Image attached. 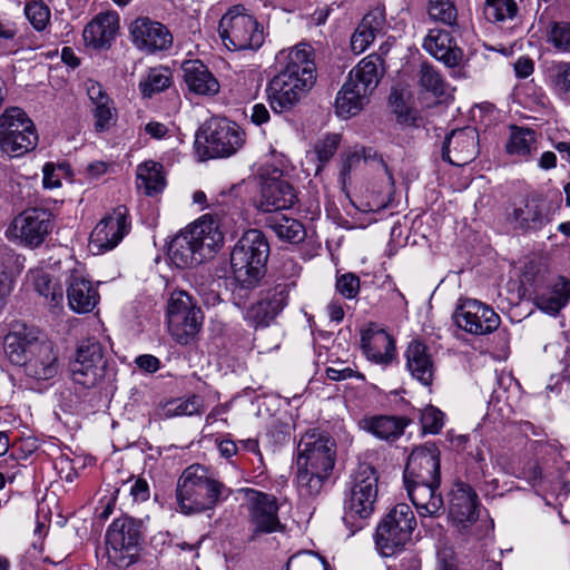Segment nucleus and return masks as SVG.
Listing matches in <instances>:
<instances>
[{"label":"nucleus","instance_id":"15","mask_svg":"<svg viewBox=\"0 0 570 570\" xmlns=\"http://www.w3.org/2000/svg\"><path fill=\"white\" fill-rule=\"evenodd\" d=\"M336 458V443L325 433L311 431L297 444V468L331 473Z\"/></svg>","mask_w":570,"mask_h":570},{"label":"nucleus","instance_id":"11","mask_svg":"<svg viewBox=\"0 0 570 570\" xmlns=\"http://www.w3.org/2000/svg\"><path fill=\"white\" fill-rule=\"evenodd\" d=\"M38 134L23 109H4L0 116V148L10 157H20L36 148Z\"/></svg>","mask_w":570,"mask_h":570},{"label":"nucleus","instance_id":"4","mask_svg":"<svg viewBox=\"0 0 570 570\" xmlns=\"http://www.w3.org/2000/svg\"><path fill=\"white\" fill-rule=\"evenodd\" d=\"M379 495V474L367 464L361 463L350 475L343 498L342 521L348 537L362 530L374 513Z\"/></svg>","mask_w":570,"mask_h":570},{"label":"nucleus","instance_id":"57","mask_svg":"<svg viewBox=\"0 0 570 570\" xmlns=\"http://www.w3.org/2000/svg\"><path fill=\"white\" fill-rule=\"evenodd\" d=\"M371 149H365L364 147L355 146L343 160L342 168H341V176L345 177L348 175L352 170V168L360 163L361 159H368L371 158Z\"/></svg>","mask_w":570,"mask_h":570},{"label":"nucleus","instance_id":"50","mask_svg":"<svg viewBox=\"0 0 570 570\" xmlns=\"http://www.w3.org/2000/svg\"><path fill=\"white\" fill-rule=\"evenodd\" d=\"M341 142V135L327 134L323 139L318 140L314 146V154L316 155L320 165L316 171H320L324 164H326L336 153Z\"/></svg>","mask_w":570,"mask_h":570},{"label":"nucleus","instance_id":"34","mask_svg":"<svg viewBox=\"0 0 570 570\" xmlns=\"http://www.w3.org/2000/svg\"><path fill=\"white\" fill-rule=\"evenodd\" d=\"M385 26V16L380 8L368 11L351 37V48L355 55L364 52L381 33Z\"/></svg>","mask_w":570,"mask_h":570},{"label":"nucleus","instance_id":"39","mask_svg":"<svg viewBox=\"0 0 570 570\" xmlns=\"http://www.w3.org/2000/svg\"><path fill=\"white\" fill-rule=\"evenodd\" d=\"M537 150L535 132L529 128L518 126L510 127V137L505 145V151L519 161H529Z\"/></svg>","mask_w":570,"mask_h":570},{"label":"nucleus","instance_id":"54","mask_svg":"<svg viewBox=\"0 0 570 570\" xmlns=\"http://www.w3.org/2000/svg\"><path fill=\"white\" fill-rule=\"evenodd\" d=\"M336 289L345 298H355L360 292V278L353 273H345L336 278Z\"/></svg>","mask_w":570,"mask_h":570},{"label":"nucleus","instance_id":"61","mask_svg":"<svg viewBox=\"0 0 570 570\" xmlns=\"http://www.w3.org/2000/svg\"><path fill=\"white\" fill-rule=\"evenodd\" d=\"M130 494L135 501H147L149 499V485L145 479H137L130 488Z\"/></svg>","mask_w":570,"mask_h":570},{"label":"nucleus","instance_id":"13","mask_svg":"<svg viewBox=\"0 0 570 570\" xmlns=\"http://www.w3.org/2000/svg\"><path fill=\"white\" fill-rule=\"evenodd\" d=\"M246 495V510L252 528L249 541H255L262 534L282 532L284 524L278 517V501L275 495L255 489L242 490Z\"/></svg>","mask_w":570,"mask_h":570},{"label":"nucleus","instance_id":"7","mask_svg":"<svg viewBox=\"0 0 570 570\" xmlns=\"http://www.w3.org/2000/svg\"><path fill=\"white\" fill-rule=\"evenodd\" d=\"M449 518L466 540H481L490 531L488 520L479 518L478 494L471 485L458 482L450 492Z\"/></svg>","mask_w":570,"mask_h":570},{"label":"nucleus","instance_id":"56","mask_svg":"<svg viewBox=\"0 0 570 570\" xmlns=\"http://www.w3.org/2000/svg\"><path fill=\"white\" fill-rule=\"evenodd\" d=\"M326 375L332 381H345L352 377L364 380L363 374L354 371L342 361H337L333 366L327 367Z\"/></svg>","mask_w":570,"mask_h":570},{"label":"nucleus","instance_id":"42","mask_svg":"<svg viewBox=\"0 0 570 570\" xmlns=\"http://www.w3.org/2000/svg\"><path fill=\"white\" fill-rule=\"evenodd\" d=\"M519 6L515 0H484V18L500 27L517 19Z\"/></svg>","mask_w":570,"mask_h":570},{"label":"nucleus","instance_id":"10","mask_svg":"<svg viewBox=\"0 0 570 570\" xmlns=\"http://www.w3.org/2000/svg\"><path fill=\"white\" fill-rule=\"evenodd\" d=\"M218 33L224 46L234 51L257 50L264 43L262 24L240 6L233 7L222 17Z\"/></svg>","mask_w":570,"mask_h":570},{"label":"nucleus","instance_id":"38","mask_svg":"<svg viewBox=\"0 0 570 570\" xmlns=\"http://www.w3.org/2000/svg\"><path fill=\"white\" fill-rule=\"evenodd\" d=\"M265 225L283 242L298 244L306 237L302 222L281 213L266 217Z\"/></svg>","mask_w":570,"mask_h":570},{"label":"nucleus","instance_id":"43","mask_svg":"<svg viewBox=\"0 0 570 570\" xmlns=\"http://www.w3.org/2000/svg\"><path fill=\"white\" fill-rule=\"evenodd\" d=\"M543 218L540 204L535 200H528L523 206L514 208L510 222L514 227L528 230L541 228Z\"/></svg>","mask_w":570,"mask_h":570},{"label":"nucleus","instance_id":"37","mask_svg":"<svg viewBox=\"0 0 570 570\" xmlns=\"http://www.w3.org/2000/svg\"><path fill=\"white\" fill-rule=\"evenodd\" d=\"M570 299V282L559 277L556 283L541 292H537L535 305L548 313L556 314L563 308Z\"/></svg>","mask_w":570,"mask_h":570},{"label":"nucleus","instance_id":"31","mask_svg":"<svg viewBox=\"0 0 570 570\" xmlns=\"http://www.w3.org/2000/svg\"><path fill=\"white\" fill-rule=\"evenodd\" d=\"M407 495L421 517H438L444 510L440 484L430 482L404 483Z\"/></svg>","mask_w":570,"mask_h":570},{"label":"nucleus","instance_id":"1","mask_svg":"<svg viewBox=\"0 0 570 570\" xmlns=\"http://www.w3.org/2000/svg\"><path fill=\"white\" fill-rule=\"evenodd\" d=\"M240 186L234 185L210 198V212L200 216L186 229L188 236L208 258L224 244L225 233L242 217Z\"/></svg>","mask_w":570,"mask_h":570},{"label":"nucleus","instance_id":"16","mask_svg":"<svg viewBox=\"0 0 570 570\" xmlns=\"http://www.w3.org/2000/svg\"><path fill=\"white\" fill-rule=\"evenodd\" d=\"M106 365L101 343L95 338L81 341L70 365L72 381L83 387H92L105 377Z\"/></svg>","mask_w":570,"mask_h":570},{"label":"nucleus","instance_id":"6","mask_svg":"<svg viewBox=\"0 0 570 570\" xmlns=\"http://www.w3.org/2000/svg\"><path fill=\"white\" fill-rule=\"evenodd\" d=\"M246 134L233 120L212 117L197 130L195 146L202 158H228L243 148Z\"/></svg>","mask_w":570,"mask_h":570},{"label":"nucleus","instance_id":"59","mask_svg":"<svg viewBox=\"0 0 570 570\" xmlns=\"http://www.w3.org/2000/svg\"><path fill=\"white\" fill-rule=\"evenodd\" d=\"M412 98V92L407 85L396 83L392 86L389 101L392 107H406Z\"/></svg>","mask_w":570,"mask_h":570},{"label":"nucleus","instance_id":"48","mask_svg":"<svg viewBox=\"0 0 570 570\" xmlns=\"http://www.w3.org/2000/svg\"><path fill=\"white\" fill-rule=\"evenodd\" d=\"M203 409V399L199 395H191L186 399H176L167 403L166 416H190L199 414Z\"/></svg>","mask_w":570,"mask_h":570},{"label":"nucleus","instance_id":"47","mask_svg":"<svg viewBox=\"0 0 570 570\" xmlns=\"http://www.w3.org/2000/svg\"><path fill=\"white\" fill-rule=\"evenodd\" d=\"M546 79L554 90L570 92V62L552 61L546 67Z\"/></svg>","mask_w":570,"mask_h":570},{"label":"nucleus","instance_id":"51","mask_svg":"<svg viewBox=\"0 0 570 570\" xmlns=\"http://www.w3.org/2000/svg\"><path fill=\"white\" fill-rule=\"evenodd\" d=\"M443 413L434 407H425L420 415L422 429L425 433L438 434L443 428Z\"/></svg>","mask_w":570,"mask_h":570},{"label":"nucleus","instance_id":"14","mask_svg":"<svg viewBox=\"0 0 570 570\" xmlns=\"http://www.w3.org/2000/svg\"><path fill=\"white\" fill-rule=\"evenodd\" d=\"M168 330L173 338L183 345L188 344L198 333L203 313L195 306L191 297L185 292L171 295L167 308Z\"/></svg>","mask_w":570,"mask_h":570},{"label":"nucleus","instance_id":"45","mask_svg":"<svg viewBox=\"0 0 570 570\" xmlns=\"http://www.w3.org/2000/svg\"><path fill=\"white\" fill-rule=\"evenodd\" d=\"M31 279L35 291L43 296L49 304L57 306L62 302L63 293L61 286L43 271L31 272Z\"/></svg>","mask_w":570,"mask_h":570},{"label":"nucleus","instance_id":"8","mask_svg":"<svg viewBox=\"0 0 570 570\" xmlns=\"http://www.w3.org/2000/svg\"><path fill=\"white\" fill-rule=\"evenodd\" d=\"M416 528V518L406 503L394 505L379 522L375 544L384 557H391L404 549Z\"/></svg>","mask_w":570,"mask_h":570},{"label":"nucleus","instance_id":"9","mask_svg":"<svg viewBox=\"0 0 570 570\" xmlns=\"http://www.w3.org/2000/svg\"><path fill=\"white\" fill-rule=\"evenodd\" d=\"M384 73L383 59L379 53H371L354 67L348 79L337 94L335 107H363L367 96L376 88Z\"/></svg>","mask_w":570,"mask_h":570},{"label":"nucleus","instance_id":"19","mask_svg":"<svg viewBox=\"0 0 570 570\" xmlns=\"http://www.w3.org/2000/svg\"><path fill=\"white\" fill-rule=\"evenodd\" d=\"M455 324L468 333L485 335L500 325V316L476 299H466L454 312Z\"/></svg>","mask_w":570,"mask_h":570},{"label":"nucleus","instance_id":"23","mask_svg":"<svg viewBox=\"0 0 570 570\" xmlns=\"http://www.w3.org/2000/svg\"><path fill=\"white\" fill-rule=\"evenodd\" d=\"M442 159L453 166L470 164L478 155V132L466 126L453 129L444 139L441 150Z\"/></svg>","mask_w":570,"mask_h":570},{"label":"nucleus","instance_id":"44","mask_svg":"<svg viewBox=\"0 0 570 570\" xmlns=\"http://www.w3.org/2000/svg\"><path fill=\"white\" fill-rule=\"evenodd\" d=\"M171 85V76L168 68L156 67L150 68L145 76L141 77L138 88L142 97L151 98Z\"/></svg>","mask_w":570,"mask_h":570},{"label":"nucleus","instance_id":"22","mask_svg":"<svg viewBox=\"0 0 570 570\" xmlns=\"http://www.w3.org/2000/svg\"><path fill=\"white\" fill-rule=\"evenodd\" d=\"M297 200L293 186L282 178L279 169L273 176L264 178L257 208L264 213H275L291 208Z\"/></svg>","mask_w":570,"mask_h":570},{"label":"nucleus","instance_id":"52","mask_svg":"<svg viewBox=\"0 0 570 570\" xmlns=\"http://www.w3.org/2000/svg\"><path fill=\"white\" fill-rule=\"evenodd\" d=\"M28 20L37 30H42L50 19V11L43 2L28 3L24 8Z\"/></svg>","mask_w":570,"mask_h":570},{"label":"nucleus","instance_id":"25","mask_svg":"<svg viewBox=\"0 0 570 570\" xmlns=\"http://www.w3.org/2000/svg\"><path fill=\"white\" fill-rule=\"evenodd\" d=\"M275 61L277 73H286L294 78L306 79L307 82H315V63L311 49L306 45L281 50L276 55Z\"/></svg>","mask_w":570,"mask_h":570},{"label":"nucleus","instance_id":"64","mask_svg":"<svg viewBox=\"0 0 570 570\" xmlns=\"http://www.w3.org/2000/svg\"><path fill=\"white\" fill-rule=\"evenodd\" d=\"M136 364L139 368L154 373L159 368L160 361L154 355L145 354L136 358Z\"/></svg>","mask_w":570,"mask_h":570},{"label":"nucleus","instance_id":"33","mask_svg":"<svg viewBox=\"0 0 570 570\" xmlns=\"http://www.w3.org/2000/svg\"><path fill=\"white\" fill-rule=\"evenodd\" d=\"M406 368L411 375L424 386H429L433 382L434 363L429 348L420 341H412L406 351Z\"/></svg>","mask_w":570,"mask_h":570},{"label":"nucleus","instance_id":"35","mask_svg":"<svg viewBox=\"0 0 570 570\" xmlns=\"http://www.w3.org/2000/svg\"><path fill=\"white\" fill-rule=\"evenodd\" d=\"M185 230H181L169 245V258L178 268L197 266L208 259Z\"/></svg>","mask_w":570,"mask_h":570},{"label":"nucleus","instance_id":"46","mask_svg":"<svg viewBox=\"0 0 570 570\" xmlns=\"http://www.w3.org/2000/svg\"><path fill=\"white\" fill-rule=\"evenodd\" d=\"M328 475L327 472L297 468L296 483L299 494L304 498L317 495Z\"/></svg>","mask_w":570,"mask_h":570},{"label":"nucleus","instance_id":"40","mask_svg":"<svg viewBox=\"0 0 570 570\" xmlns=\"http://www.w3.org/2000/svg\"><path fill=\"white\" fill-rule=\"evenodd\" d=\"M420 83L439 99L440 104H451L454 100V88L444 80L440 71L429 63H422L420 69Z\"/></svg>","mask_w":570,"mask_h":570},{"label":"nucleus","instance_id":"63","mask_svg":"<svg viewBox=\"0 0 570 570\" xmlns=\"http://www.w3.org/2000/svg\"><path fill=\"white\" fill-rule=\"evenodd\" d=\"M534 70L533 61L528 57H520L514 62V71L518 78H527Z\"/></svg>","mask_w":570,"mask_h":570},{"label":"nucleus","instance_id":"17","mask_svg":"<svg viewBox=\"0 0 570 570\" xmlns=\"http://www.w3.org/2000/svg\"><path fill=\"white\" fill-rule=\"evenodd\" d=\"M403 479L404 483L440 484V451L438 448L432 444L415 448L409 455Z\"/></svg>","mask_w":570,"mask_h":570},{"label":"nucleus","instance_id":"18","mask_svg":"<svg viewBox=\"0 0 570 570\" xmlns=\"http://www.w3.org/2000/svg\"><path fill=\"white\" fill-rule=\"evenodd\" d=\"M128 209L116 207L95 226L90 234V246L99 253L114 249L129 233Z\"/></svg>","mask_w":570,"mask_h":570},{"label":"nucleus","instance_id":"28","mask_svg":"<svg viewBox=\"0 0 570 570\" xmlns=\"http://www.w3.org/2000/svg\"><path fill=\"white\" fill-rule=\"evenodd\" d=\"M314 83L307 82L306 79L291 77L286 73H276L267 86L268 100L274 107L292 106L298 102Z\"/></svg>","mask_w":570,"mask_h":570},{"label":"nucleus","instance_id":"55","mask_svg":"<svg viewBox=\"0 0 570 570\" xmlns=\"http://www.w3.org/2000/svg\"><path fill=\"white\" fill-rule=\"evenodd\" d=\"M83 87L95 107H108V105L111 102L107 90L98 81L88 79L85 81Z\"/></svg>","mask_w":570,"mask_h":570},{"label":"nucleus","instance_id":"62","mask_svg":"<svg viewBox=\"0 0 570 570\" xmlns=\"http://www.w3.org/2000/svg\"><path fill=\"white\" fill-rule=\"evenodd\" d=\"M395 117L399 124L406 126L417 127V120L420 116L417 109H394Z\"/></svg>","mask_w":570,"mask_h":570},{"label":"nucleus","instance_id":"3","mask_svg":"<svg viewBox=\"0 0 570 570\" xmlns=\"http://www.w3.org/2000/svg\"><path fill=\"white\" fill-rule=\"evenodd\" d=\"M232 490L213 478L200 464L187 466L178 478L176 502L183 514H198L213 510L219 502L227 500Z\"/></svg>","mask_w":570,"mask_h":570},{"label":"nucleus","instance_id":"24","mask_svg":"<svg viewBox=\"0 0 570 570\" xmlns=\"http://www.w3.org/2000/svg\"><path fill=\"white\" fill-rule=\"evenodd\" d=\"M285 305V288L282 286L269 288L244 312V320L255 330L265 328L271 325Z\"/></svg>","mask_w":570,"mask_h":570},{"label":"nucleus","instance_id":"27","mask_svg":"<svg viewBox=\"0 0 570 570\" xmlns=\"http://www.w3.org/2000/svg\"><path fill=\"white\" fill-rule=\"evenodd\" d=\"M423 48L450 69L460 67L464 59V52L454 38L442 29H431L423 40Z\"/></svg>","mask_w":570,"mask_h":570},{"label":"nucleus","instance_id":"53","mask_svg":"<svg viewBox=\"0 0 570 570\" xmlns=\"http://www.w3.org/2000/svg\"><path fill=\"white\" fill-rule=\"evenodd\" d=\"M549 40L558 50L570 52V22L554 23Z\"/></svg>","mask_w":570,"mask_h":570},{"label":"nucleus","instance_id":"26","mask_svg":"<svg viewBox=\"0 0 570 570\" xmlns=\"http://www.w3.org/2000/svg\"><path fill=\"white\" fill-rule=\"evenodd\" d=\"M66 284L70 309L78 314H86L97 306L100 299L98 289L81 271H71L66 279Z\"/></svg>","mask_w":570,"mask_h":570},{"label":"nucleus","instance_id":"12","mask_svg":"<svg viewBox=\"0 0 570 570\" xmlns=\"http://www.w3.org/2000/svg\"><path fill=\"white\" fill-rule=\"evenodd\" d=\"M141 540V524L124 515L115 519L106 533L109 560L119 568H127L136 560Z\"/></svg>","mask_w":570,"mask_h":570},{"label":"nucleus","instance_id":"60","mask_svg":"<svg viewBox=\"0 0 570 570\" xmlns=\"http://www.w3.org/2000/svg\"><path fill=\"white\" fill-rule=\"evenodd\" d=\"M217 449L222 458L230 460L238 452V444L226 434L222 440H216Z\"/></svg>","mask_w":570,"mask_h":570},{"label":"nucleus","instance_id":"32","mask_svg":"<svg viewBox=\"0 0 570 570\" xmlns=\"http://www.w3.org/2000/svg\"><path fill=\"white\" fill-rule=\"evenodd\" d=\"M181 69L190 92L199 96H214L218 92L217 79L200 60L185 61Z\"/></svg>","mask_w":570,"mask_h":570},{"label":"nucleus","instance_id":"20","mask_svg":"<svg viewBox=\"0 0 570 570\" xmlns=\"http://www.w3.org/2000/svg\"><path fill=\"white\" fill-rule=\"evenodd\" d=\"M129 33L135 47L147 53L168 50L173 46V35L169 29L148 17L135 19L129 27Z\"/></svg>","mask_w":570,"mask_h":570},{"label":"nucleus","instance_id":"41","mask_svg":"<svg viewBox=\"0 0 570 570\" xmlns=\"http://www.w3.org/2000/svg\"><path fill=\"white\" fill-rule=\"evenodd\" d=\"M137 180L138 188H144L147 196L160 193L166 186L163 165L153 160L140 164L137 167Z\"/></svg>","mask_w":570,"mask_h":570},{"label":"nucleus","instance_id":"30","mask_svg":"<svg viewBox=\"0 0 570 570\" xmlns=\"http://www.w3.org/2000/svg\"><path fill=\"white\" fill-rule=\"evenodd\" d=\"M119 29V16L105 12L96 16L83 29L82 37L87 46L95 49L110 47Z\"/></svg>","mask_w":570,"mask_h":570},{"label":"nucleus","instance_id":"49","mask_svg":"<svg viewBox=\"0 0 570 570\" xmlns=\"http://www.w3.org/2000/svg\"><path fill=\"white\" fill-rule=\"evenodd\" d=\"M429 16L446 26H456L458 10L453 0H430Z\"/></svg>","mask_w":570,"mask_h":570},{"label":"nucleus","instance_id":"5","mask_svg":"<svg viewBox=\"0 0 570 570\" xmlns=\"http://www.w3.org/2000/svg\"><path fill=\"white\" fill-rule=\"evenodd\" d=\"M269 245L258 229H248L235 244L230 266L235 281L242 288L256 287L266 272Z\"/></svg>","mask_w":570,"mask_h":570},{"label":"nucleus","instance_id":"58","mask_svg":"<svg viewBox=\"0 0 570 570\" xmlns=\"http://www.w3.org/2000/svg\"><path fill=\"white\" fill-rule=\"evenodd\" d=\"M95 130L104 132L116 125L117 114L112 109H94Z\"/></svg>","mask_w":570,"mask_h":570},{"label":"nucleus","instance_id":"2","mask_svg":"<svg viewBox=\"0 0 570 570\" xmlns=\"http://www.w3.org/2000/svg\"><path fill=\"white\" fill-rule=\"evenodd\" d=\"M4 353L12 364L22 367L23 373L36 381H49L58 374L59 358L55 344L39 338L24 324L16 325L6 335Z\"/></svg>","mask_w":570,"mask_h":570},{"label":"nucleus","instance_id":"21","mask_svg":"<svg viewBox=\"0 0 570 570\" xmlns=\"http://www.w3.org/2000/svg\"><path fill=\"white\" fill-rule=\"evenodd\" d=\"M52 229L51 214L41 208H29L11 224V233L30 247L39 246Z\"/></svg>","mask_w":570,"mask_h":570},{"label":"nucleus","instance_id":"36","mask_svg":"<svg viewBox=\"0 0 570 570\" xmlns=\"http://www.w3.org/2000/svg\"><path fill=\"white\" fill-rule=\"evenodd\" d=\"M407 424L406 419L390 415L365 416L360 421V426L363 430L385 441L399 439Z\"/></svg>","mask_w":570,"mask_h":570},{"label":"nucleus","instance_id":"29","mask_svg":"<svg viewBox=\"0 0 570 570\" xmlns=\"http://www.w3.org/2000/svg\"><path fill=\"white\" fill-rule=\"evenodd\" d=\"M361 346L365 357L374 364L387 366L395 357L394 340L384 330L368 328L363 332Z\"/></svg>","mask_w":570,"mask_h":570}]
</instances>
